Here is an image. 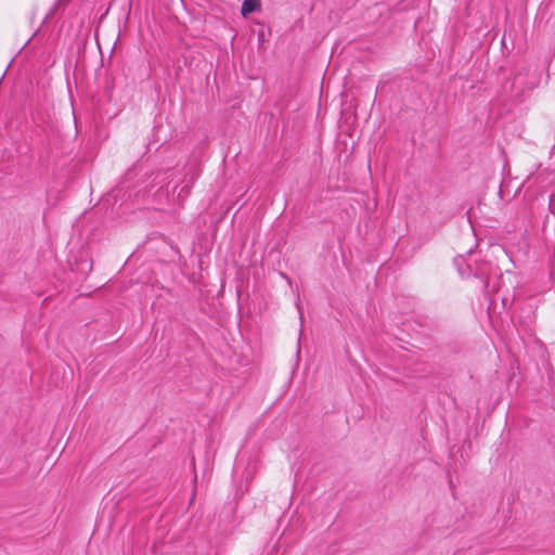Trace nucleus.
Returning <instances> with one entry per match:
<instances>
[{"mask_svg": "<svg viewBox=\"0 0 555 555\" xmlns=\"http://www.w3.org/2000/svg\"><path fill=\"white\" fill-rule=\"evenodd\" d=\"M185 179L183 185L178 191V197L184 198L190 194V190L195 180L199 177L201 170L196 164H191L186 168Z\"/></svg>", "mask_w": 555, "mask_h": 555, "instance_id": "nucleus-1", "label": "nucleus"}, {"mask_svg": "<svg viewBox=\"0 0 555 555\" xmlns=\"http://www.w3.org/2000/svg\"><path fill=\"white\" fill-rule=\"evenodd\" d=\"M260 9V0H244L242 4V15L247 16L248 14L256 12Z\"/></svg>", "mask_w": 555, "mask_h": 555, "instance_id": "nucleus-2", "label": "nucleus"}, {"mask_svg": "<svg viewBox=\"0 0 555 555\" xmlns=\"http://www.w3.org/2000/svg\"><path fill=\"white\" fill-rule=\"evenodd\" d=\"M454 261H455V263H456L457 266H460V262H463V261H464V258L460 256V257H456V258L454 259ZM459 272H460V274H461L462 276H466V275H470V274H473V275H474V276H476V278H482V276H483V274H480L479 272H473L469 266H467V269H466V270H463L461 267H459Z\"/></svg>", "mask_w": 555, "mask_h": 555, "instance_id": "nucleus-3", "label": "nucleus"}]
</instances>
